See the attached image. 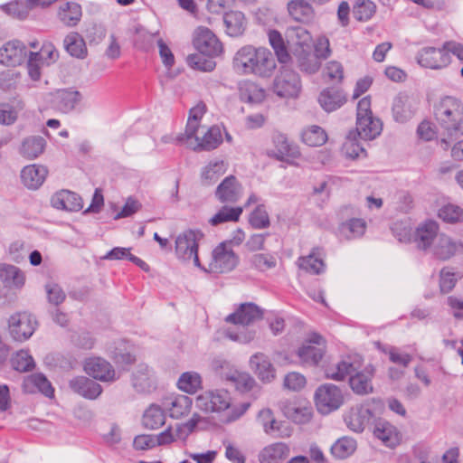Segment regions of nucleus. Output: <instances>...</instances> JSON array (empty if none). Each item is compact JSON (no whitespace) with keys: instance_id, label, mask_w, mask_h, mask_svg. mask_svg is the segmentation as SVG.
<instances>
[{"instance_id":"f257e3e1","label":"nucleus","mask_w":463,"mask_h":463,"mask_svg":"<svg viewBox=\"0 0 463 463\" xmlns=\"http://www.w3.org/2000/svg\"><path fill=\"white\" fill-rule=\"evenodd\" d=\"M276 66L272 52L265 47L245 45L237 51L233 58L234 69L245 75L269 78Z\"/></svg>"},{"instance_id":"f03ea898","label":"nucleus","mask_w":463,"mask_h":463,"mask_svg":"<svg viewBox=\"0 0 463 463\" xmlns=\"http://www.w3.org/2000/svg\"><path fill=\"white\" fill-rule=\"evenodd\" d=\"M435 120L444 135L450 138L463 136V102L453 96H444L433 107Z\"/></svg>"},{"instance_id":"7ed1b4c3","label":"nucleus","mask_w":463,"mask_h":463,"mask_svg":"<svg viewBox=\"0 0 463 463\" xmlns=\"http://www.w3.org/2000/svg\"><path fill=\"white\" fill-rule=\"evenodd\" d=\"M382 129L381 120L373 116L370 98H363L357 104L356 130L354 133L361 139L373 140L381 134Z\"/></svg>"},{"instance_id":"20e7f679","label":"nucleus","mask_w":463,"mask_h":463,"mask_svg":"<svg viewBox=\"0 0 463 463\" xmlns=\"http://www.w3.org/2000/svg\"><path fill=\"white\" fill-rule=\"evenodd\" d=\"M203 238V233L199 230H187L180 233L175 240V252L183 260H193L194 264L206 270L201 266L198 257V241Z\"/></svg>"},{"instance_id":"39448f33","label":"nucleus","mask_w":463,"mask_h":463,"mask_svg":"<svg viewBox=\"0 0 463 463\" xmlns=\"http://www.w3.org/2000/svg\"><path fill=\"white\" fill-rule=\"evenodd\" d=\"M301 89L298 74L292 69L282 66L273 81V91L280 98H295Z\"/></svg>"},{"instance_id":"423d86ee","label":"nucleus","mask_w":463,"mask_h":463,"mask_svg":"<svg viewBox=\"0 0 463 463\" xmlns=\"http://www.w3.org/2000/svg\"><path fill=\"white\" fill-rule=\"evenodd\" d=\"M315 402L317 411L328 414L337 410L344 402L341 390L334 384H324L315 392Z\"/></svg>"},{"instance_id":"0eeeda50","label":"nucleus","mask_w":463,"mask_h":463,"mask_svg":"<svg viewBox=\"0 0 463 463\" xmlns=\"http://www.w3.org/2000/svg\"><path fill=\"white\" fill-rule=\"evenodd\" d=\"M239 261L238 256L232 249L229 247L228 242H221L212 254V261L209 269L205 271L213 273H226L232 271L237 266Z\"/></svg>"},{"instance_id":"6e6552de","label":"nucleus","mask_w":463,"mask_h":463,"mask_svg":"<svg viewBox=\"0 0 463 463\" xmlns=\"http://www.w3.org/2000/svg\"><path fill=\"white\" fill-rule=\"evenodd\" d=\"M37 322L33 316L26 312L12 315L8 319V329L12 338L18 342L29 339L35 331Z\"/></svg>"},{"instance_id":"1a4fd4ad","label":"nucleus","mask_w":463,"mask_h":463,"mask_svg":"<svg viewBox=\"0 0 463 463\" xmlns=\"http://www.w3.org/2000/svg\"><path fill=\"white\" fill-rule=\"evenodd\" d=\"M417 62L424 68L439 70L450 63V55L445 48V43L441 48L424 47L416 55Z\"/></svg>"},{"instance_id":"9d476101","label":"nucleus","mask_w":463,"mask_h":463,"mask_svg":"<svg viewBox=\"0 0 463 463\" xmlns=\"http://www.w3.org/2000/svg\"><path fill=\"white\" fill-rule=\"evenodd\" d=\"M194 48L207 56H218L222 52V44L217 36L206 27H198L194 33Z\"/></svg>"},{"instance_id":"9b49d317","label":"nucleus","mask_w":463,"mask_h":463,"mask_svg":"<svg viewBox=\"0 0 463 463\" xmlns=\"http://www.w3.org/2000/svg\"><path fill=\"white\" fill-rule=\"evenodd\" d=\"M82 95L73 89H61L49 94L48 101L52 108L62 113L72 111L80 102Z\"/></svg>"},{"instance_id":"f8f14e48","label":"nucleus","mask_w":463,"mask_h":463,"mask_svg":"<svg viewBox=\"0 0 463 463\" xmlns=\"http://www.w3.org/2000/svg\"><path fill=\"white\" fill-rule=\"evenodd\" d=\"M262 317L263 310L256 304L248 302L241 304L233 313L225 317V321L246 326L260 320Z\"/></svg>"},{"instance_id":"ddd939ff","label":"nucleus","mask_w":463,"mask_h":463,"mask_svg":"<svg viewBox=\"0 0 463 463\" xmlns=\"http://www.w3.org/2000/svg\"><path fill=\"white\" fill-rule=\"evenodd\" d=\"M230 401L227 392H206L196 398V407L205 412L221 411L230 407Z\"/></svg>"},{"instance_id":"4468645a","label":"nucleus","mask_w":463,"mask_h":463,"mask_svg":"<svg viewBox=\"0 0 463 463\" xmlns=\"http://www.w3.org/2000/svg\"><path fill=\"white\" fill-rule=\"evenodd\" d=\"M258 420L263 427L265 433L277 438H288L292 429L286 421H278L270 409H263L258 414Z\"/></svg>"},{"instance_id":"2eb2a0df","label":"nucleus","mask_w":463,"mask_h":463,"mask_svg":"<svg viewBox=\"0 0 463 463\" xmlns=\"http://www.w3.org/2000/svg\"><path fill=\"white\" fill-rule=\"evenodd\" d=\"M131 385L137 392L148 393L156 389L154 371L146 364H139L131 373Z\"/></svg>"},{"instance_id":"dca6fc26","label":"nucleus","mask_w":463,"mask_h":463,"mask_svg":"<svg viewBox=\"0 0 463 463\" xmlns=\"http://www.w3.org/2000/svg\"><path fill=\"white\" fill-rule=\"evenodd\" d=\"M29 56L26 46L20 41H11L0 48V62L7 66L22 64Z\"/></svg>"},{"instance_id":"f3484780","label":"nucleus","mask_w":463,"mask_h":463,"mask_svg":"<svg viewBox=\"0 0 463 463\" xmlns=\"http://www.w3.org/2000/svg\"><path fill=\"white\" fill-rule=\"evenodd\" d=\"M241 195V184L232 175L225 177L215 190V197L222 203H235Z\"/></svg>"},{"instance_id":"a211bd4d","label":"nucleus","mask_w":463,"mask_h":463,"mask_svg":"<svg viewBox=\"0 0 463 463\" xmlns=\"http://www.w3.org/2000/svg\"><path fill=\"white\" fill-rule=\"evenodd\" d=\"M417 110V102L405 93L398 94L392 103V117L396 122L404 123L410 120Z\"/></svg>"},{"instance_id":"6ab92c4d","label":"nucleus","mask_w":463,"mask_h":463,"mask_svg":"<svg viewBox=\"0 0 463 463\" xmlns=\"http://www.w3.org/2000/svg\"><path fill=\"white\" fill-rule=\"evenodd\" d=\"M84 369L92 378L101 382H114L117 379L113 366L99 357L87 360Z\"/></svg>"},{"instance_id":"aec40b11","label":"nucleus","mask_w":463,"mask_h":463,"mask_svg":"<svg viewBox=\"0 0 463 463\" xmlns=\"http://www.w3.org/2000/svg\"><path fill=\"white\" fill-rule=\"evenodd\" d=\"M373 418V413L367 406L353 407L345 416L347 427L354 432H362Z\"/></svg>"},{"instance_id":"412c9836","label":"nucleus","mask_w":463,"mask_h":463,"mask_svg":"<svg viewBox=\"0 0 463 463\" xmlns=\"http://www.w3.org/2000/svg\"><path fill=\"white\" fill-rule=\"evenodd\" d=\"M374 374V368L369 364L363 371H355L349 378L351 389L359 395L373 392L372 379Z\"/></svg>"},{"instance_id":"4be33fe9","label":"nucleus","mask_w":463,"mask_h":463,"mask_svg":"<svg viewBox=\"0 0 463 463\" xmlns=\"http://www.w3.org/2000/svg\"><path fill=\"white\" fill-rule=\"evenodd\" d=\"M48 175V169L43 165L33 164L24 166L21 171V180L25 187L37 190Z\"/></svg>"},{"instance_id":"5701e85b","label":"nucleus","mask_w":463,"mask_h":463,"mask_svg":"<svg viewBox=\"0 0 463 463\" xmlns=\"http://www.w3.org/2000/svg\"><path fill=\"white\" fill-rule=\"evenodd\" d=\"M51 204L58 210L78 212L82 209V200L79 194L69 190H61L51 198Z\"/></svg>"},{"instance_id":"b1692460","label":"nucleus","mask_w":463,"mask_h":463,"mask_svg":"<svg viewBox=\"0 0 463 463\" xmlns=\"http://www.w3.org/2000/svg\"><path fill=\"white\" fill-rule=\"evenodd\" d=\"M325 253L321 248H313L311 252L307 256L298 259V266L305 272L319 275L325 271L326 264L324 262Z\"/></svg>"},{"instance_id":"393cba45","label":"nucleus","mask_w":463,"mask_h":463,"mask_svg":"<svg viewBox=\"0 0 463 463\" xmlns=\"http://www.w3.org/2000/svg\"><path fill=\"white\" fill-rule=\"evenodd\" d=\"M69 386L74 392L89 400L97 399L102 392L99 383L85 376H77L71 379L69 382Z\"/></svg>"},{"instance_id":"a878e982","label":"nucleus","mask_w":463,"mask_h":463,"mask_svg":"<svg viewBox=\"0 0 463 463\" xmlns=\"http://www.w3.org/2000/svg\"><path fill=\"white\" fill-rule=\"evenodd\" d=\"M250 368L263 383H270L275 379V368L269 358L262 354L257 353L250 359Z\"/></svg>"},{"instance_id":"bb28decb","label":"nucleus","mask_w":463,"mask_h":463,"mask_svg":"<svg viewBox=\"0 0 463 463\" xmlns=\"http://www.w3.org/2000/svg\"><path fill=\"white\" fill-rule=\"evenodd\" d=\"M439 225L434 221H427L416 229L415 242L417 247L421 250L429 249L438 237Z\"/></svg>"},{"instance_id":"cd10ccee","label":"nucleus","mask_w":463,"mask_h":463,"mask_svg":"<svg viewBox=\"0 0 463 463\" xmlns=\"http://www.w3.org/2000/svg\"><path fill=\"white\" fill-rule=\"evenodd\" d=\"M46 140L41 136H29L24 137L19 146V154L27 160H33L45 150Z\"/></svg>"},{"instance_id":"c85d7f7f","label":"nucleus","mask_w":463,"mask_h":463,"mask_svg":"<svg viewBox=\"0 0 463 463\" xmlns=\"http://www.w3.org/2000/svg\"><path fill=\"white\" fill-rule=\"evenodd\" d=\"M346 101L343 90L335 88H326L318 96V102L326 112H332L342 107Z\"/></svg>"},{"instance_id":"c756f323","label":"nucleus","mask_w":463,"mask_h":463,"mask_svg":"<svg viewBox=\"0 0 463 463\" xmlns=\"http://www.w3.org/2000/svg\"><path fill=\"white\" fill-rule=\"evenodd\" d=\"M110 358L120 366H128L136 361L133 347L125 340L114 343L109 349Z\"/></svg>"},{"instance_id":"7c9ffc66","label":"nucleus","mask_w":463,"mask_h":463,"mask_svg":"<svg viewBox=\"0 0 463 463\" xmlns=\"http://www.w3.org/2000/svg\"><path fill=\"white\" fill-rule=\"evenodd\" d=\"M23 388L26 392L34 393L39 392L46 397H52L54 393L52 383L43 373H34L26 377Z\"/></svg>"},{"instance_id":"2f4dec72","label":"nucleus","mask_w":463,"mask_h":463,"mask_svg":"<svg viewBox=\"0 0 463 463\" xmlns=\"http://www.w3.org/2000/svg\"><path fill=\"white\" fill-rule=\"evenodd\" d=\"M222 142V132L219 127L209 128L202 137H196V145L193 147L194 151H211L217 148Z\"/></svg>"},{"instance_id":"473e14b6","label":"nucleus","mask_w":463,"mask_h":463,"mask_svg":"<svg viewBox=\"0 0 463 463\" xmlns=\"http://www.w3.org/2000/svg\"><path fill=\"white\" fill-rule=\"evenodd\" d=\"M289 455V448L283 442H277L264 448L260 455V463H279Z\"/></svg>"},{"instance_id":"72a5a7b5","label":"nucleus","mask_w":463,"mask_h":463,"mask_svg":"<svg viewBox=\"0 0 463 463\" xmlns=\"http://www.w3.org/2000/svg\"><path fill=\"white\" fill-rule=\"evenodd\" d=\"M63 46L66 52L74 58L82 60L88 55L85 41L77 32H71L65 36Z\"/></svg>"},{"instance_id":"f704fd0d","label":"nucleus","mask_w":463,"mask_h":463,"mask_svg":"<svg viewBox=\"0 0 463 463\" xmlns=\"http://www.w3.org/2000/svg\"><path fill=\"white\" fill-rule=\"evenodd\" d=\"M373 434L387 447L393 448L399 443V433L396 428L386 420H379L376 422Z\"/></svg>"},{"instance_id":"c9c22d12","label":"nucleus","mask_w":463,"mask_h":463,"mask_svg":"<svg viewBox=\"0 0 463 463\" xmlns=\"http://www.w3.org/2000/svg\"><path fill=\"white\" fill-rule=\"evenodd\" d=\"M0 279L7 287L21 288L24 285L25 275L14 265L0 263Z\"/></svg>"},{"instance_id":"e433bc0d","label":"nucleus","mask_w":463,"mask_h":463,"mask_svg":"<svg viewBox=\"0 0 463 463\" xmlns=\"http://www.w3.org/2000/svg\"><path fill=\"white\" fill-rule=\"evenodd\" d=\"M223 23L226 33L230 36L237 37L241 35L246 29V18L242 12L230 11L224 14Z\"/></svg>"},{"instance_id":"4c0bfd02","label":"nucleus","mask_w":463,"mask_h":463,"mask_svg":"<svg viewBox=\"0 0 463 463\" xmlns=\"http://www.w3.org/2000/svg\"><path fill=\"white\" fill-rule=\"evenodd\" d=\"M287 38L289 43L296 46L295 49H298V51L310 49L312 46L310 33L300 25L288 26L287 29Z\"/></svg>"},{"instance_id":"58836bf2","label":"nucleus","mask_w":463,"mask_h":463,"mask_svg":"<svg viewBox=\"0 0 463 463\" xmlns=\"http://www.w3.org/2000/svg\"><path fill=\"white\" fill-rule=\"evenodd\" d=\"M82 15L81 6L75 2L61 5L58 11L59 20L68 27L76 26Z\"/></svg>"},{"instance_id":"ea45409f","label":"nucleus","mask_w":463,"mask_h":463,"mask_svg":"<svg viewBox=\"0 0 463 463\" xmlns=\"http://www.w3.org/2000/svg\"><path fill=\"white\" fill-rule=\"evenodd\" d=\"M458 246L450 237L445 234H439L432 244L433 255L441 260L451 258L457 251Z\"/></svg>"},{"instance_id":"a19ab883","label":"nucleus","mask_w":463,"mask_h":463,"mask_svg":"<svg viewBox=\"0 0 463 463\" xmlns=\"http://www.w3.org/2000/svg\"><path fill=\"white\" fill-rule=\"evenodd\" d=\"M192 404V398L183 394L172 396L166 402L170 417L175 419L187 415L191 411Z\"/></svg>"},{"instance_id":"79ce46f5","label":"nucleus","mask_w":463,"mask_h":463,"mask_svg":"<svg viewBox=\"0 0 463 463\" xmlns=\"http://www.w3.org/2000/svg\"><path fill=\"white\" fill-rule=\"evenodd\" d=\"M294 54L298 59V67L302 71L307 74H314L320 69V59L311 52V48L303 51L295 49Z\"/></svg>"},{"instance_id":"37998d69","label":"nucleus","mask_w":463,"mask_h":463,"mask_svg":"<svg viewBox=\"0 0 463 463\" xmlns=\"http://www.w3.org/2000/svg\"><path fill=\"white\" fill-rule=\"evenodd\" d=\"M290 16L297 22L308 23L314 17L313 7L305 0H291L288 4Z\"/></svg>"},{"instance_id":"c03bdc74","label":"nucleus","mask_w":463,"mask_h":463,"mask_svg":"<svg viewBox=\"0 0 463 463\" xmlns=\"http://www.w3.org/2000/svg\"><path fill=\"white\" fill-rule=\"evenodd\" d=\"M226 170L227 165L223 160L211 161L202 170L201 177L203 184L205 185L214 184Z\"/></svg>"},{"instance_id":"a18cd8bd","label":"nucleus","mask_w":463,"mask_h":463,"mask_svg":"<svg viewBox=\"0 0 463 463\" xmlns=\"http://www.w3.org/2000/svg\"><path fill=\"white\" fill-rule=\"evenodd\" d=\"M366 229V222L361 218H351L341 223L339 232L342 236L351 240L364 235Z\"/></svg>"},{"instance_id":"49530a36","label":"nucleus","mask_w":463,"mask_h":463,"mask_svg":"<svg viewBox=\"0 0 463 463\" xmlns=\"http://www.w3.org/2000/svg\"><path fill=\"white\" fill-rule=\"evenodd\" d=\"M284 414L297 424H305L311 420L312 409L307 406H298L288 403L283 409Z\"/></svg>"},{"instance_id":"de8ad7c7","label":"nucleus","mask_w":463,"mask_h":463,"mask_svg":"<svg viewBox=\"0 0 463 463\" xmlns=\"http://www.w3.org/2000/svg\"><path fill=\"white\" fill-rule=\"evenodd\" d=\"M220 374L232 383L235 388L241 392H250L255 385V380L247 373L233 371L224 375L222 373Z\"/></svg>"},{"instance_id":"09e8293b","label":"nucleus","mask_w":463,"mask_h":463,"mask_svg":"<svg viewBox=\"0 0 463 463\" xmlns=\"http://www.w3.org/2000/svg\"><path fill=\"white\" fill-rule=\"evenodd\" d=\"M165 421L164 411L158 405H151L143 414V425L146 429L156 430Z\"/></svg>"},{"instance_id":"8fccbe9b","label":"nucleus","mask_w":463,"mask_h":463,"mask_svg":"<svg viewBox=\"0 0 463 463\" xmlns=\"http://www.w3.org/2000/svg\"><path fill=\"white\" fill-rule=\"evenodd\" d=\"M242 211V208L239 206L230 207L224 205L209 220V223L212 226H217L228 222H238Z\"/></svg>"},{"instance_id":"3c124183","label":"nucleus","mask_w":463,"mask_h":463,"mask_svg":"<svg viewBox=\"0 0 463 463\" xmlns=\"http://www.w3.org/2000/svg\"><path fill=\"white\" fill-rule=\"evenodd\" d=\"M268 36L269 42L275 52L278 61L280 63H287L290 60V55L285 45L281 33L277 30H270Z\"/></svg>"},{"instance_id":"603ef678","label":"nucleus","mask_w":463,"mask_h":463,"mask_svg":"<svg viewBox=\"0 0 463 463\" xmlns=\"http://www.w3.org/2000/svg\"><path fill=\"white\" fill-rule=\"evenodd\" d=\"M177 386L187 393H195L202 387V377L196 372L183 373L178 379Z\"/></svg>"},{"instance_id":"864d4df0","label":"nucleus","mask_w":463,"mask_h":463,"mask_svg":"<svg viewBox=\"0 0 463 463\" xmlns=\"http://www.w3.org/2000/svg\"><path fill=\"white\" fill-rule=\"evenodd\" d=\"M325 354V347L311 345H303L298 351V355L302 363L316 365L322 359Z\"/></svg>"},{"instance_id":"5fc2aeb1","label":"nucleus","mask_w":463,"mask_h":463,"mask_svg":"<svg viewBox=\"0 0 463 463\" xmlns=\"http://www.w3.org/2000/svg\"><path fill=\"white\" fill-rule=\"evenodd\" d=\"M215 56H207L205 53L198 52L187 56V64L194 70L202 71H212L216 67V62L213 61Z\"/></svg>"},{"instance_id":"6e6d98bb","label":"nucleus","mask_w":463,"mask_h":463,"mask_svg":"<svg viewBox=\"0 0 463 463\" xmlns=\"http://www.w3.org/2000/svg\"><path fill=\"white\" fill-rule=\"evenodd\" d=\"M302 140L309 146H319L327 140L326 131L319 126H310L302 132Z\"/></svg>"},{"instance_id":"4d7b16f0","label":"nucleus","mask_w":463,"mask_h":463,"mask_svg":"<svg viewBox=\"0 0 463 463\" xmlns=\"http://www.w3.org/2000/svg\"><path fill=\"white\" fill-rule=\"evenodd\" d=\"M356 441L351 438H341L331 447V453L337 458H345L354 452Z\"/></svg>"},{"instance_id":"13d9d810","label":"nucleus","mask_w":463,"mask_h":463,"mask_svg":"<svg viewBox=\"0 0 463 463\" xmlns=\"http://www.w3.org/2000/svg\"><path fill=\"white\" fill-rule=\"evenodd\" d=\"M265 90L253 82L246 83L242 88H241V98L244 101L250 103H260L265 99Z\"/></svg>"},{"instance_id":"bf43d9fd","label":"nucleus","mask_w":463,"mask_h":463,"mask_svg":"<svg viewBox=\"0 0 463 463\" xmlns=\"http://www.w3.org/2000/svg\"><path fill=\"white\" fill-rule=\"evenodd\" d=\"M2 8L9 15L20 20L25 19L30 11L33 9L27 0L25 2L14 1L3 5Z\"/></svg>"},{"instance_id":"052dcab7","label":"nucleus","mask_w":463,"mask_h":463,"mask_svg":"<svg viewBox=\"0 0 463 463\" xmlns=\"http://www.w3.org/2000/svg\"><path fill=\"white\" fill-rule=\"evenodd\" d=\"M353 12L358 21H368L375 14L376 5L371 0H357Z\"/></svg>"},{"instance_id":"680f3d73","label":"nucleus","mask_w":463,"mask_h":463,"mask_svg":"<svg viewBox=\"0 0 463 463\" xmlns=\"http://www.w3.org/2000/svg\"><path fill=\"white\" fill-rule=\"evenodd\" d=\"M12 367L18 372H29L35 366L33 358L28 351L21 350L11 360Z\"/></svg>"},{"instance_id":"e2e57ef3","label":"nucleus","mask_w":463,"mask_h":463,"mask_svg":"<svg viewBox=\"0 0 463 463\" xmlns=\"http://www.w3.org/2000/svg\"><path fill=\"white\" fill-rule=\"evenodd\" d=\"M357 370V368L349 361H341L337 364L336 369H327L326 370V377L335 380L342 381L347 375H353V373Z\"/></svg>"},{"instance_id":"0e129e2a","label":"nucleus","mask_w":463,"mask_h":463,"mask_svg":"<svg viewBox=\"0 0 463 463\" xmlns=\"http://www.w3.org/2000/svg\"><path fill=\"white\" fill-rule=\"evenodd\" d=\"M439 217L449 223L463 222V210L455 204L449 203L439 211Z\"/></svg>"},{"instance_id":"69168bd1","label":"nucleus","mask_w":463,"mask_h":463,"mask_svg":"<svg viewBox=\"0 0 463 463\" xmlns=\"http://www.w3.org/2000/svg\"><path fill=\"white\" fill-rule=\"evenodd\" d=\"M274 144L277 149V153L275 155L277 159L283 160L285 156H297L298 151L292 147L285 136H276L274 137Z\"/></svg>"},{"instance_id":"338daca9","label":"nucleus","mask_w":463,"mask_h":463,"mask_svg":"<svg viewBox=\"0 0 463 463\" xmlns=\"http://www.w3.org/2000/svg\"><path fill=\"white\" fill-rule=\"evenodd\" d=\"M249 222L255 229H265L269 226V217L263 204L255 208L250 215Z\"/></svg>"},{"instance_id":"774afa93","label":"nucleus","mask_w":463,"mask_h":463,"mask_svg":"<svg viewBox=\"0 0 463 463\" xmlns=\"http://www.w3.org/2000/svg\"><path fill=\"white\" fill-rule=\"evenodd\" d=\"M458 279V275L453 271L451 268L446 267L440 270L439 288L442 293L451 291Z\"/></svg>"}]
</instances>
